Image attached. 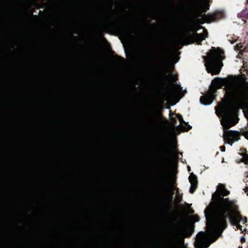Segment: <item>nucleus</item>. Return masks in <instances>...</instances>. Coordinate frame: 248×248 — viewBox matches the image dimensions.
Returning <instances> with one entry per match:
<instances>
[{
  "mask_svg": "<svg viewBox=\"0 0 248 248\" xmlns=\"http://www.w3.org/2000/svg\"><path fill=\"white\" fill-rule=\"evenodd\" d=\"M226 84L225 98L215 107L217 115L221 118L223 138L232 145L240 139L244 129L248 128V82L245 76L235 77L227 83L225 79L216 78L207 94L200 98L202 104L209 105L217 89Z\"/></svg>",
  "mask_w": 248,
  "mask_h": 248,
  "instance_id": "nucleus-1",
  "label": "nucleus"
},
{
  "mask_svg": "<svg viewBox=\"0 0 248 248\" xmlns=\"http://www.w3.org/2000/svg\"><path fill=\"white\" fill-rule=\"evenodd\" d=\"M229 193L223 185L218 186L210 206L205 210L207 232L197 235L196 248H207L214 242L226 227L227 217L237 229L241 232L246 230L247 218L240 214L236 202L222 197Z\"/></svg>",
  "mask_w": 248,
  "mask_h": 248,
  "instance_id": "nucleus-2",
  "label": "nucleus"
},
{
  "mask_svg": "<svg viewBox=\"0 0 248 248\" xmlns=\"http://www.w3.org/2000/svg\"><path fill=\"white\" fill-rule=\"evenodd\" d=\"M203 58L207 72L212 75L218 74L223 66L222 61L224 59V52L220 49L212 47Z\"/></svg>",
  "mask_w": 248,
  "mask_h": 248,
  "instance_id": "nucleus-3",
  "label": "nucleus"
},
{
  "mask_svg": "<svg viewBox=\"0 0 248 248\" xmlns=\"http://www.w3.org/2000/svg\"><path fill=\"white\" fill-rule=\"evenodd\" d=\"M182 88L180 85L173 84L171 89L167 91L163 95V100L169 102H171L173 99H177L175 104L177 102L180 98L183 96Z\"/></svg>",
  "mask_w": 248,
  "mask_h": 248,
  "instance_id": "nucleus-4",
  "label": "nucleus"
},
{
  "mask_svg": "<svg viewBox=\"0 0 248 248\" xmlns=\"http://www.w3.org/2000/svg\"><path fill=\"white\" fill-rule=\"evenodd\" d=\"M170 123L172 131L175 129L187 131L191 128V126L186 123L183 120L182 116L178 114L170 116Z\"/></svg>",
  "mask_w": 248,
  "mask_h": 248,
  "instance_id": "nucleus-5",
  "label": "nucleus"
},
{
  "mask_svg": "<svg viewBox=\"0 0 248 248\" xmlns=\"http://www.w3.org/2000/svg\"><path fill=\"white\" fill-rule=\"evenodd\" d=\"M210 0H196L194 7L196 12L201 15L208 9Z\"/></svg>",
  "mask_w": 248,
  "mask_h": 248,
  "instance_id": "nucleus-6",
  "label": "nucleus"
},
{
  "mask_svg": "<svg viewBox=\"0 0 248 248\" xmlns=\"http://www.w3.org/2000/svg\"><path fill=\"white\" fill-rule=\"evenodd\" d=\"M225 17V14L222 11H217L213 14L204 15L203 17L204 21L207 23H211L221 19Z\"/></svg>",
  "mask_w": 248,
  "mask_h": 248,
  "instance_id": "nucleus-7",
  "label": "nucleus"
},
{
  "mask_svg": "<svg viewBox=\"0 0 248 248\" xmlns=\"http://www.w3.org/2000/svg\"><path fill=\"white\" fill-rule=\"evenodd\" d=\"M189 180L191 184V187L189 191L191 193H193L197 188V177L193 173H191L189 177Z\"/></svg>",
  "mask_w": 248,
  "mask_h": 248,
  "instance_id": "nucleus-8",
  "label": "nucleus"
},
{
  "mask_svg": "<svg viewBox=\"0 0 248 248\" xmlns=\"http://www.w3.org/2000/svg\"><path fill=\"white\" fill-rule=\"evenodd\" d=\"M195 38L198 44H200L201 42L207 37V31L203 29L202 33L198 34L196 33L194 35Z\"/></svg>",
  "mask_w": 248,
  "mask_h": 248,
  "instance_id": "nucleus-9",
  "label": "nucleus"
},
{
  "mask_svg": "<svg viewBox=\"0 0 248 248\" xmlns=\"http://www.w3.org/2000/svg\"><path fill=\"white\" fill-rule=\"evenodd\" d=\"M238 16L242 18V21L246 22V18H248V12L247 11H243L238 14Z\"/></svg>",
  "mask_w": 248,
  "mask_h": 248,
  "instance_id": "nucleus-10",
  "label": "nucleus"
},
{
  "mask_svg": "<svg viewBox=\"0 0 248 248\" xmlns=\"http://www.w3.org/2000/svg\"><path fill=\"white\" fill-rule=\"evenodd\" d=\"M244 49L245 47L241 43L237 44L234 48V49L236 51H239V53H242V52L244 51Z\"/></svg>",
  "mask_w": 248,
  "mask_h": 248,
  "instance_id": "nucleus-11",
  "label": "nucleus"
},
{
  "mask_svg": "<svg viewBox=\"0 0 248 248\" xmlns=\"http://www.w3.org/2000/svg\"><path fill=\"white\" fill-rule=\"evenodd\" d=\"M241 158L240 159V161L238 163L244 162L245 164H248V156H241ZM248 195V187L246 191Z\"/></svg>",
  "mask_w": 248,
  "mask_h": 248,
  "instance_id": "nucleus-12",
  "label": "nucleus"
},
{
  "mask_svg": "<svg viewBox=\"0 0 248 248\" xmlns=\"http://www.w3.org/2000/svg\"><path fill=\"white\" fill-rule=\"evenodd\" d=\"M171 148L172 152L170 153V155H178L179 153L174 146H172Z\"/></svg>",
  "mask_w": 248,
  "mask_h": 248,
  "instance_id": "nucleus-13",
  "label": "nucleus"
},
{
  "mask_svg": "<svg viewBox=\"0 0 248 248\" xmlns=\"http://www.w3.org/2000/svg\"><path fill=\"white\" fill-rule=\"evenodd\" d=\"M167 78L170 79L171 80L174 81L176 79V77L175 75H171L170 74H168L167 76Z\"/></svg>",
  "mask_w": 248,
  "mask_h": 248,
  "instance_id": "nucleus-14",
  "label": "nucleus"
},
{
  "mask_svg": "<svg viewBox=\"0 0 248 248\" xmlns=\"http://www.w3.org/2000/svg\"><path fill=\"white\" fill-rule=\"evenodd\" d=\"M242 131L244 135L246 137V139L248 140V128L244 129Z\"/></svg>",
  "mask_w": 248,
  "mask_h": 248,
  "instance_id": "nucleus-15",
  "label": "nucleus"
},
{
  "mask_svg": "<svg viewBox=\"0 0 248 248\" xmlns=\"http://www.w3.org/2000/svg\"><path fill=\"white\" fill-rule=\"evenodd\" d=\"M220 149L221 150V151H223V152H224L225 151V146H220Z\"/></svg>",
  "mask_w": 248,
  "mask_h": 248,
  "instance_id": "nucleus-16",
  "label": "nucleus"
},
{
  "mask_svg": "<svg viewBox=\"0 0 248 248\" xmlns=\"http://www.w3.org/2000/svg\"><path fill=\"white\" fill-rule=\"evenodd\" d=\"M236 39H234V41H232H232L230 40V41H231L232 44H233L234 42L236 41Z\"/></svg>",
  "mask_w": 248,
  "mask_h": 248,
  "instance_id": "nucleus-17",
  "label": "nucleus"
},
{
  "mask_svg": "<svg viewBox=\"0 0 248 248\" xmlns=\"http://www.w3.org/2000/svg\"><path fill=\"white\" fill-rule=\"evenodd\" d=\"M166 147L167 148V150H170V149H169L170 147L169 146L167 145V146H166Z\"/></svg>",
  "mask_w": 248,
  "mask_h": 248,
  "instance_id": "nucleus-18",
  "label": "nucleus"
},
{
  "mask_svg": "<svg viewBox=\"0 0 248 248\" xmlns=\"http://www.w3.org/2000/svg\"><path fill=\"white\" fill-rule=\"evenodd\" d=\"M188 171H190V167H188Z\"/></svg>",
  "mask_w": 248,
  "mask_h": 248,
  "instance_id": "nucleus-19",
  "label": "nucleus"
},
{
  "mask_svg": "<svg viewBox=\"0 0 248 248\" xmlns=\"http://www.w3.org/2000/svg\"><path fill=\"white\" fill-rule=\"evenodd\" d=\"M178 62V59H176V61H175V62Z\"/></svg>",
  "mask_w": 248,
  "mask_h": 248,
  "instance_id": "nucleus-20",
  "label": "nucleus"
},
{
  "mask_svg": "<svg viewBox=\"0 0 248 248\" xmlns=\"http://www.w3.org/2000/svg\"><path fill=\"white\" fill-rule=\"evenodd\" d=\"M246 0V2L248 3V0Z\"/></svg>",
  "mask_w": 248,
  "mask_h": 248,
  "instance_id": "nucleus-21",
  "label": "nucleus"
},
{
  "mask_svg": "<svg viewBox=\"0 0 248 248\" xmlns=\"http://www.w3.org/2000/svg\"><path fill=\"white\" fill-rule=\"evenodd\" d=\"M240 155H244L243 154H241ZM246 155H247L246 154Z\"/></svg>",
  "mask_w": 248,
  "mask_h": 248,
  "instance_id": "nucleus-22",
  "label": "nucleus"
},
{
  "mask_svg": "<svg viewBox=\"0 0 248 248\" xmlns=\"http://www.w3.org/2000/svg\"><path fill=\"white\" fill-rule=\"evenodd\" d=\"M224 161V159H222V162H223Z\"/></svg>",
  "mask_w": 248,
  "mask_h": 248,
  "instance_id": "nucleus-23",
  "label": "nucleus"
},
{
  "mask_svg": "<svg viewBox=\"0 0 248 248\" xmlns=\"http://www.w3.org/2000/svg\"><path fill=\"white\" fill-rule=\"evenodd\" d=\"M238 56L239 57H240V55H239V54H238Z\"/></svg>",
  "mask_w": 248,
  "mask_h": 248,
  "instance_id": "nucleus-24",
  "label": "nucleus"
}]
</instances>
